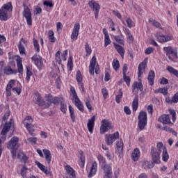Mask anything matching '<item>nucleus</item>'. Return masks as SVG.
Instances as JSON below:
<instances>
[{
    "label": "nucleus",
    "mask_w": 178,
    "mask_h": 178,
    "mask_svg": "<svg viewBox=\"0 0 178 178\" xmlns=\"http://www.w3.org/2000/svg\"><path fill=\"white\" fill-rule=\"evenodd\" d=\"M162 149H163V143H159L157 144L156 148L152 147L150 155L152 156V159L154 163H161V152H162Z\"/></svg>",
    "instance_id": "obj_1"
},
{
    "label": "nucleus",
    "mask_w": 178,
    "mask_h": 178,
    "mask_svg": "<svg viewBox=\"0 0 178 178\" xmlns=\"http://www.w3.org/2000/svg\"><path fill=\"white\" fill-rule=\"evenodd\" d=\"M111 41V38L108 36H104V47H106L108 45H110Z\"/></svg>",
    "instance_id": "obj_49"
},
{
    "label": "nucleus",
    "mask_w": 178,
    "mask_h": 178,
    "mask_svg": "<svg viewBox=\"0 0 178 178\" xmlns=\"http://www.w3.org/2000/svg\"><path fill=\"white\" fill-rule=\"evenodd\" d=\"M150 23L153 24L155 27H157V29H160L161 27V23L156 22V20H149Z\"/></svg>",
    "instance_id": "obj_55"
},
{
    "label": "nucleus",
    "mask_w": 178,
    "mask_h": 178,
    "mask_svg": "<svg viewBox=\"0 0 178 178\" xmlns=\"http://www.w3.org/2000/svg\"><path fill=\"white\" fill-rule=\"evenodd\" d=\"M18 48H19V53L21 54V55L26 54L24 52V51H25L24 46H23V44H22V42H19Z\"/></svg>",
    "instance_id": "obj_48"
},
{
    "label": "nucleus",
    "mask_w": 178,
    "mask_h": 178,
    "mask_svg": "<svg viewBox=\"0 0 178 178\" xmlns=\"http://www.w3.org/2000/svg\"><path fill=\"white\" fill-rule=\"evenodd\" d=\"M163 51L166 53V56H168L170 60L173 62L175 58V59H177V50L173 49L172 47H163Z\"/></svg>",
    "instance_id": "obj_4"
},
{
    "label": "nucleus",
    "mask_w": 178,
    "mask_h": 178,
    "mask_svg": "<svg viewBox=\"0 0 178 178\" xmlns=\"http://www.w3.org/2000/svg\"><path fill=\"white\" fill-rule=\"evenodd\" d=\"M18 143L19 138L17 136H14L7 143V148L8 149H15V148H19L20 147V144H18Z\"/></svg>",
    "instance_id": "obj_9"
},
{
    "label": "nucleus",
    "mask_w": 178,
    "mask_h": 178,
    "mask_svg": "<svg viewBox=\"0 0 178 178\" xmlns=\"http://www.w3.org/2000/svg\"><path fill=\"white\" fill-rule=\"evenodd\" d=\"M155 94H158L160 92V94H163V95H167L168 94V88H159L154 90Z\"/></svg>",
    "instance_id": "obj_38"
},
{
    "label": "nucleus",
    "mask_w": 178,
    "mask_h": 178,
    "mask_svg": "<svg viewBox=\"0 0 178 178\" xmlns=\"http://www.w3.org/2000/svg\"><path fill=\"white\" fill-rule=\"evenodd\" d=\"M35 165H37L42 172H44V170L47 168L45 165L40 163V161H35Z\"/></svg>",
    "instance_id": "obj_50"
},
{
    "label": "nucleus",
    "mask_w": 178,
    "mask_h": 178,
    "mask_svg": "<svg viewBox=\"0 0 178 178\" xmlns=\"http://www.w3.org/2000/svg\"><path fill=\"white\" fill-rule=\"evenodd\" d=\"M26 123H33V118L31 116H26L24 120V124H26Z\"/></svg>",
    "instance_id": "obj_53"
},
{
    "label": "nucleus",
    "mask_w": 178,
    "mask_h": 178,
    "mask_svg": "<svg viewBox=\"0 0 178 178\" xmlns=\"http://www.w3.org/2000/svg\"><path fill=\"white\" fill-rule=\"evenodd\" d=\"M85 49H86V54H88V55H91L92 50H91V47H90L88 43H86Z\"/></svg>",
    "instance_id": "obj_51"
},
{
    "label": "nucleus",
    "mask_w": 178,
    "mask_h": 178,
    "mask_svg": "<svg viewBox=\"0 0 178 178\" xmlns=\"http://www.w3.org/2000/svg\"><path fill=\"white\" fill-rule=\"evenodd\" d=\"M33 76V72L30 70V67H26V80L30 81V77Z\"/></svg>",
    "instance_id": "obj_44"
},
{
    "label": "nucleus",
    "mask_w": 178,
    "mask_h": 178,
    "mask_svg": "<svg viewBox=\"0 0 178 178\" xmlns=\"http://www.w3.org/2000/svg\"><path fill=\"white\" fill-rule=\"evenodd\" d=\"M113 67L114 70H118L120 67V64L119 63L118 60H113Z\"/></svg>",
    "instance_id": "obj_45"
},
{
    "label": "nucleus",
    "mask_w": 178,
    "mask_h": 178,
    "mask_svg": "<svg viewBox=\"0 0 178 178\" xmlns=\"http://www.w3.org/2000/svg\"><path fill=\"white\" fill-rule=\"evenodd\" d=\"M162 151V159L164 162H167L169 159V154H168V149H166V147H163Z\"/></svg>",
    "instance_id": "obj_33"
},
{
    "label": "nucleus",
    "mask_w": 178,
    "mask_h": 178,
    "mask_svg": "<svg viewBox=\"0 0 178 178\" xmlns=\"http://www.w3.org/2000/svg\"><path fill=\"white\" fill-rule=\"evenodd\" d=\"M97 159H98V161L99 162V165H101L102 168L105 166V165H108L106 163V159H105V158H104V156H102V155L99 154Z\"/></svg>",
    "instance_id": "obj_34"
},
{
    "label": "nucleus",
    "mask_w": 178,
    "mask_h": 178,
    "mask_svg": "<svg viewBox=\"0 0 178 178\" xmlns=\"http://www.w3.org/2000/svg\"><path fill=\"white\" fill-rule=\"evenodd\" d=\"M147 80L150 86H154V80H155V72L154 71H149Z\"/></svg>",
    "instance_id": "obj_25"
},
{
    "label": "nucleus",
    "mask_w": 178,
    "mask_h": 178,
    "mask_svg": "<svg viewBox=\"0 0 178 178\" xmlns=\"http://www.w3.org/2000/svg\"><path fill=\"white\" fill-rule=\"evenodd\" d=\"M3 73L4 74H7V76H10V74H16L17 71V70H13L12 67L7 66L4 68Z\"/></svg>",
    "instance_id": "obj_24"
},
{
    "label": "nucleus",
    "mask_w": 178,
    "mask_h": 178,
    "mask_svg": "<svg viewBox=\"0 0 178 178\" xmlns=\"http://www.w3.org/2000/svg\"><path fill=\"white\" fill-rule=\"evenodd\" d=\"M166 102L168 104H172L174 102V104H176L178 102V92L175 93V95L172 97V99H166Z\"/></svg>",
    "instance_id": "obj_35"
},
{
    "label": "nucleus",
    "mask_w": 178,
    "mask_h": 178,
    "mask_svg": "<svg viewBox=\"0 0 178 178\" xmlns=\"http://www.w3.org/2000/svg\"><path fill=\"white\" fill-rule=\"evenodd\" d=\"M115 47V49L118 51V54H120L121 58L122 59L124 58V48H123V47L120 46V44H116V43H113Z\"/></svg>",
    "instance_id": "obj_21"
},
{
    "label": "nucleus",
    "mask_w": 178,
    "mask_h": 178,
    "mask_svg": "<svg viewBox=\"0 0 178 178\" xmlns=\"http://www.w3.org/2000/svg\"><path fill=\"white\" fill-rule=\"evenodd\" d=\"M24 6V11H23V16L25 17L27 25L31 26L33 24V20L31 18V11H30V8H29V6H26V4H23Z\"/></svg>",
    "instance_id": "obj_7"
},
{
    "label": "nucleus",
    "mask_w": 178,
    "mask_h": 178,
    "mask_svg": "<svg viewBox=\"0 0 178 178\" xmlns=\"http://www.w3.org/2000/svg\"><path fill=\"white\" fill-rule=\"evenodd\" d=\"M88 5L90 8L95 12V17L97 19L99 13V9H101V6H99V4H98L94 0L89 1Z\"/></svg>",
    "instance_id": "obj_10"
},
{
    "label": "nucleus",
    "mask_w": 178,
    "mask_h": 178,
    "mask_svg": "<svg viewBox=\"0 0 178 178\" xmlns=\"http://www.w3.org/2000/svg\"><path fill=\"white\" fill-rule=\"evenodd\" d=\"M65 170L67 172V178H76V174L74 173V170L70 167V165H67L65 166Z\"/></svg>",
    "instance_id": "obj_14"
},
{
    "label": "nucleus",
    "mask_w": 178,
    "mask_h": 178,
    "mask_svg": "<svg viewBox=\"0 0 178 178\" xmlns=\"http://www.w3.org/2000/svg\"><path fill=\"white\" fill-rule=\"evenodd\" d=\"M95 173H97V162H94L92 163L88 177H92Z\"/></svg>",
    "instance_id": "obj_27"
},
{
    "label": "nucleus",
    "mask_w": 178,
    "mask_h": 178,
    "mask_svg": "<svg viewBox=\"0 0 178 178\" xmlns=\"http://www.w3.org/2000/svg\"><path fill=\"white\" fill-rule=\"evenodd\" d=\"M154 47H147L145 51V54H147V55H151V54H152V52H154Z\"/></svg>",
    "instance_id": "obj_58"
},
{
    "label": "nucleus",
    "mask_w": 178,
    "mask_h": 178,
    "mask_svg": "<svg viewBox=\"0 0 178 178\" xmlns=\"http://www.w3.org/2000/svg\"><path fill=\"white\" fill-rule=\"evenodd\" d=\"M170 113L172 118V122H175L176 121V111H175V110H170Z\"/></svg>",
    "instance_id": "obj_60"
},
{
    "label": "nucleus",
    "mask_w": 178,
    "mask_h": 178,
    "mask_svg": "<svg viewBox=\"0 0 178 178\" xmlns=\"http://www.w3.org/2000/svg\"><path fill=\"white\" fill-rule=\"evenodd\" d=\"M54 31H52V30L49 31L48 36H49V39L50 40L51 42H55V41H56V38H54Z\"/></svg>",
    "instance_id": "obj_41"
},
{
    "label": "nucleus",
    "mask_w": 178,
    "mask_h": 178,
    "mask_svg": "<svg viewBox=\"0 0 178 178\" xmlns=\"http://www.w3.org/2000/svg\"><path fill=\"white\" fill-rule=\"evenodd\" d=\"M114 38H115V41H116L117 42H118V44H121L122 45H124V41H123V40H122V39L120 38V36H119V35H115Z\"/></svg>",
    "instance_id": "obj_54"
},
{
    "label": "nucleus",
    "mask_w": 178,
    "mask_h": 178,
    "mask_svg": "<svg viewBox=\"0 0 178 178\" xmlns=\"http://www.w3.org/2000/svg\"><path fill=\"white\" fill-rule=\"evenodd\" d=\"M80 31V24L76 23L74 26L72 33L71 35V40L76 41L79 37V32Z\"/></svg>",
    "instance_id": "obj_12"
},
{
    "label": "nucleus",
    "mask_w": 178,
    "mask_h": 178,
    "mask_svg": "<svg viewBox=\"0 0 178 178\" xmlns=\"http://www.w3.org/2000/svg\"><path fill=\"white\" fill-rule=\"evenodd\" d=\"M132 108L134 112H136L137 109H138V95H136L134 99L133 100L132 102Z\"/></svg>",
    "instance_id": "obj_31"
},
{
    "label": "nucleus",
    "mask_w": 178,
    "mask_h": 178,
    "mask_svg": "<svg viewBox=\"0 0 178 178\" xmlns=\"http://www.w3.org/2000/svg\"><path fill=\"white\" fill-rule=\"evenodd\" d=\"M138 127L139 130H144L145 126H147V113L145 111H141L139 113L138 117Z\"/></svg>",
    "instance_id": "obj_3"
},
{
    "label": "nucleus",
    "mask_w": 178,
    "mask_h": 178,
    "mask_svg": "<svg viewBox=\"0 0 178 178\" xmlns=\"http://www.w3.org/2000/svg\"><path fill=\"white\" fill-rule=\"evenodd\" d=\"M69 111L71 120L72 122H76V116L74 115V108L72 106H69Z\"/></svg>",
    "instance_id": "obj_37"
},
{
    "label": "nucleus",
    "mask_w": 178,
    "mask_h": 178,
    "mask_svg": "<svg viewBox=\"0 0 178 178\" xmlns=\"http://www.w3.org/2000/svg\"><path fill=\"white\" fill-rule=\"evenodd\" d=\"M41 57L38 55H34L31 59L32 60H34L35 62V65H36V66H40V65H41Z\"/></svg>",
    "instance_id": "obj_36"
},
{
    "label": "nucleus",
    "mask_w": 178,
    "mask_h": 178,
    "mask_svg": "<svg viewBox=\"0 0 178 178\" xmlns=\"http://www.w3.org/2000/svg\"><path fill=\"white\" fill-rule=\"evenodd\" d=\"M102 169L104 170V177L103 178H113L112 177V167H111V165L106 164L105 165H103L102 167ZM115 178H118V176H119V171H116L114 173Z\"/></svg>",
    "instance_id": "obj_5"
},
{
    "label": "nucleus",
    "mask_w": 178,
    "mask_h": 178,
    "mask_svg": "<svg viewBox=\"0 0 178 178\" xmlns=\"http://www.w3.org/2000/svg\"><path fill=\"white\" fill-rule=\"evenodd\" d=\"M116 145L118 154H123V140L120 139V141L116 143Z\"/></svg>",
    "instance_id": "obj_30"
},
{
    "label": "nucleus",
    "mask_w": 178,
    "mask_h": 178,
    "mask_svg": "<svg viewBox=\"0 0 178 178\" xmlns=\"http://www.w3.org/2000/svg\"><path fill=\"white\" fill-rule=\"evenodd\" d=\"M76 99L74 100V105L81 112H84V105L79 98V96H75Z\"/></svg>",
    "instance_id": "obj_16"
},
{
    "label": "nucleus",
    "mask_w": 178,
    "mask_h": 178,
    "mask_svg": "<svg viewBox=\"0 0 178 178\" xmlns=\"http://www.w3.org/2000/svg\"><path fill=\"white\" fill-rule=\"evenodd\" d=\"M123 79H124V81H125L127 86H128V87H130V82L131 81L130 76L125 74V75H123Z\"/></svg>",
    "instance_id": "obj_46"
},
{
    "label": "nucleus",
    "mask_w": 178,
    "mask_h": 178,
    "mask_svg": "<svg viewBox=\"0 0 178 178\" xmlns=\"http://www.w3.org/2000/svg\"><path fill=\"white\" fill-rule=\"evenodd\" d=\"M119 138V132L117 131L112 134L106 135V143L107 145H112L114 141Z\"/></svg>",
    "instance_id": "obj_8"
},
{
    "label": "nucleus",
    "mask_w": 178,
    "mask_h": 178,
    "mask_svg": "<svg viewBox=\"0 0 178 178\" xmlns=\"http://www.w3.org/2000/svg\"><path fill=\"white\" fill-rule=\"evenodd\" d=\"M131 156L133 161H138V159L140 158V149H138V148L135 149Z\"/></svg>",
    "instance_id": "obj_32"
},
{
    "label": "nucleus",
    "mask_w": 178,
    "mask_h": 178,
    "mask_svg": "<svg viewBox=\"0 0 178 178\" xmlns=\"http://www.w3.org/2000/svg\"><path fill=\"white\" fill-rule=\"evenodd\" d=\"M12 10H13L12 2L4 4L0 9V20L1 22H6L8 20V13L12 12Z\"/></svg>",
    "instance_id": "obj_2"
},
{
    "label": "nucleus",
    "mask_w": 178,
    "mask_h": 178,
    "mask_svg": "<svg viewBox=\"0 0 178 178\" xmlns=\"http://www.w3.org/2000/svg\"><path fill=\"white\" fill-rule=\"evenodd\" d=\"M27 170H29V168H27L26 165H24L22 168L21 169V176H22L24 178L26 177L27 173Z\"/></svg>",
    "instance_id": "obj_43"
},
{
    "label": "nucleus",
    "mask_w": 178,
    "mask_h": 178,
    "mask_svg": "<svg viewBox=\"0 0 178 178\" xmlns=\"http://www.w3.org/2000/svg\"><path fill=\"white\" fill-rule=\"evenodd\" d=\"M155 37L157 38L159 42H168V41H171L172 40V37L169 35H159L158 33L155 35Z\"/></svg>",
    "instance_id": "obj_13"
},
{
    "label": "nucleus",
    "mask_w": 178,
    "mask_h": 178,
    "mask_svg": "<svg viewBox=\"0 0 178 178\" xmlns=\"http://www.w3.org/2000/svg\"><path fill=\"white\" fill-rule=\"evenodd\" d=\"M79 153L80 154V161H81L80 166L81 168H83L84 166V164L86 163V159L83 156V151L80 150Z\"/></svg>",
    "instance_id": "obj_40"
},
{
    "label": "nucleus",
    "mask_w": 178,
    "mask_h": 178,
    "mask_svg": "<svg viewBox=\"0 0 178 178\" xmlns=\"http://www.w3.org/2000/svg\"><path fill=\"white\" fill-rule=\"evenodd\" d=\"M102 92L103 94V97H104V99H106V98H108V90H106V88H104L102 90Z\"/></svg>",
    "instance_id": "obj_59"
},
{
    "label": "nucleus",
    "mask_w": 178,
    "mask_h": 178,
    "mask_svg": "<svg viewBox=\"0 0 178 178\" xmlns=\"http://www.w3.org/2000/svg\"><path fill=\"white\" fill-rule=\"evenodd\" d=\"M127 26L129 28H131L134 26V23L130 18L127 19Z\"/></svg>",
    "instance_id": "obj_63"
},
{
    "label": "nucleus",
    "mask_w": 178,
    "mask_h": 178,
    "mask_svg": "<svg viewBox=\"0 0 178 178\" xmlns=\"http://www.w3.org/2000/svg\"><path fill=\"white\" fill-rule=\"evenodd\" d=\"M95 65H97V57L94 56L92 58V60L90 61V64L89 66V73L90 74H94V70H95Z\"/></svg>",
    "instance_id": "obj_15"
},
{
    "label": "nucleus",
    "mask_w": 178,
    "mask_h": 178,
    "mask_svg": "<svg viewBox=\"0 0 178 178\" xmlns=\"http://www.w3.org/2000/svg\"><path fill=\"white\" fill-rule=\"evenodd\" d=\"M136 88H137L138 90H139V91L142 92L143 90V83L141 82H134L132 86L133 92H134Z\"/></svg>",
    "instance_id": "obj_28"
},
{
    "label": "nucleus",
    "mask_w": 178,
    "mask_h": 178,
    "mask_svg": "<svg viewBox=\"0 0 178 178\" xmlns=\"http://www.w3.org/2000/svg\"><path fill=\"white\" fill-rule=\"evenodd\" d=\"M43 152L44 154L45 159L47 163L49 165L51 163V159L52 156L51 155V152L47 149H43Z\"/></svg>",
    "instance_id": "obj_26"
},
{
    "label": "nucleus",
    "mask_w": 178,
    "mask_h": 178,
    "mask_svg": "<svg viewBox=\"0 0 178 178\" xmlns=\"http://www.w3.org/2000/svg\"><path fill=\"white\" fill-rule=\"evenodd\" d=\"M76 81H78L79 86L82 88V91L84 92V83H83V75L79 70L76 72Z\"/></svg>",
    "instance_id": "obj_17"
},
{
    "label": "nucleus",
    "mask_w": 178,
    "mask_h": 178,
    "mask_svg": "<svg viewBox=\"0 0 178 178\" xmlns=\"http://www.w3.org/2000/svg\"><path fill=\"white\" fill-rule=\"evenodd\" d=\"M24 124L26 129L28 130V131H29V134L34 137L35 134H34V127L33 126V124H31V123L30 122H26V124Z\"/></svg>",
    "instance_id": "obj_23"
},
{
    "label": "nucleus",
    "mask_w": 178,
    "mask_h": 178,
    "mask_svg": "<svg viewBox=\"0 0 178 178\" xmlns=\"http://www.w3.org/2000/svg\"><path fill=\"white\" fill-rule=\"evenodd\" d=\"M147 63H148V58H146L138 67V77H141L142 74L145 72V67H147Z\"/></svg>",
    "instance_id": "obj_11"
},
{
    "label": "nucleus",
    "mask_w": 178,
    "mask_h": 178,
    "mask_svg": "<svg viewBox=\"0 0 178 178\" xmlns=\"http://www.w3.org/2000/svg\"><path fill=\"white\" fill-rule=\"evenodd\" d=\"M113 127L112 126V122L109 121V120L104 119L102 121V125L100 127V134H104L108 131L109 129L112 130Z\"/></svg>",
    "instance_id": "obj_6"
},
{
    "label": "nucleus",
    "mask_w": 178,
    "mask_h": 178,
    "mask_svg": "<svg viewBox=\"0 0 178 178\" xmlns=\"http://www.w3.org/2000/svg\"><path fill=\"white\" fill-rule=\"evenodd\" d=\"M95 122V115H93L90 120H88V129L89 132L92 134L93 130H94V123Z\"/></svg>",
    "instance_id": "obj_19"
},
{
    "label": "nucleus",
    "mask_w": 178,
    "mask_h": 178,
    "mask_svg": "<svg viewBox=\"0 0 178 178\" xmlns=\"http://www.w3.org/2000/svg\"><path fill=\"white\" fill-rule=\"evenodd\" d=\"M15 85V80H10L7 85L6 89L7 90H12L13 88V86Z\"/></svg>",
    "instance_id": "obj_52"
},
{
    "label": "nucleus",
    "mask_w": 178,
    "mask_h": 178,
    "mask_svg": "<svg viewBox=\"0 0 178 178\" xmlns=\"http://www.w3.org/2000/svg\"><path fill=\"white\" fill-rule=\"evenodd\" d=\"M63 99H62V98H59V97H54V99H53V101L52 100H51V99H47V104H48V108H49V106H51V104H54V105H59V104H62V100H63Z\"/></svg>",
    "instance_id": "obj_20"
},
{
    "label": "nucleus",
    "mask_w": 178,
    "mask_h": 178,
    "mask_svg": "<svg viewBox=\"0 0 178 178\" xmlns=\"http://www.w3.org/2000/svg\"><path fill=\"white\" fill-rule=\"evenodd\" d=\"M17 66L18 68V73L23 74V64L22 63V58L20 57L17 59Z\"/></svg>",
    "instance_id": "obj_29"
},
{
    "label": "nucleus",
    "mask_w": 178,
    "mask_h": 178,
    "mask_svg": "<svg viewBox=\"0 0 178 178\" xmlns=\"http://www.w3.org/2000/svg\"><path fill=\"white\" fill-rule=\"evenodd\" d=\"M86 105L88 109L89 110V111L91 112V111H92V106L91 105V104H90L89 99H86Z\"/></svg>",
    "instance_id": "obj_57"
},
{
    "label": "nucleus",
    "mask_w": 178,
    "mask_h": 178,
    "mask_svg": "<svg viewBox=\"0 0 178 178\" xmlns=\"http://www.w3.org/2000/svg\"><path fill=\"white\" fill-rule=\"evenodd\" d=\"M33 47L36 52H40V44H38V40L33 39Z\"/></svg>",
    "instance_id": "obj_47"
},
{
    "label": "nucleus",
    "mask_w": 178,
    "mask_h": 178,
    "mask_svg": "<svg viewBox=\"0 0 178 178\" xmlns=\"http://www.w3.org/2000/svg\"><path fill=\"white\" fill-rule=\"evenodd\" d=\"M18 149L19 148L10 149H12L11 154H12V158H13V159H15V158H16V155H17V152Z\"/></svg>",
    "instance_id": "obj_64"
},
{
    "label": "nucleus",
    "mask_w": 178,
    "mask_h": 178,
    "mask_svg": "<svg viewBox=\"0 0 178 178\" xmlns=\"http://www.w3.org/2000/svg\"><path fill=\"white\" fill-rule=\"evenodd\" d=\"M159 122L163 123V124H169L172 123V122H170V116L169 115H163L159 118Z\"/></svg>",
    "instance_id": "obj_18"
},
{
    "label": "nucleus",
    "mask_w": 178,
    "mask_h": 178,
    "mask_svg": "<svg viewBox=\"0 0 178 178\" xmlns=\"http://www.w3.org/2000/svg\"><path fill=\"white\" fill-rule=\"evenodd\" d=\"M43 5L49 8H52L54 6V3H52V1H44Z\"/></svg>",
    "instance_id": "obj_62"
},
{
    "label": "nucleus",
    "mask_w": 178,
    "mask_h": 178,
    "mask_svg": "<svg viewBox=\"0 0 178 178\" xmlns=\"http://www.w3.org/2000/svg\"><path fill=\"white\" fill-rule=\"evenodd\" d=\"M119 91L120 93L115 97V102H117V104H120L122 97H123V92H122V89H120Z\"/></svg>",
    "instance_id": "obj_42"
},
{
    "label": "nucleus",
    "mask_w": 178,
    "mask_h": 178,
    "mask_svg": "<svg viewBox=\"0 0 178 178\" xmlns=\"http://www.w3.org/2000/svg\"><path fill=\"white\" fill-rule=\"evenodd\" d=\"M167 70L170 73H172V74H174V76H176V77H178V71H177V70H175V68H173V67L168 66Z\"/></svg>",
    "instance_id": "obj_39"
},
{
    "label": "nucleus",
    "mask_w": 178,
    "mask_h": 178,
    "mask_svg": "<svg viewBox=\"0 0 178 178\" xmlns=\"http://www.w3.org/2000/svg\"><path fill=\"white\" fill-rule=\"evenodd\" d=\"M9 116H10V111H8L5 113L4 115L3 116V122H5V120H8L9 118Z\"/></svg>",
    "instance_id": "obj_56"
},
{
    "label": "nucleus",
    "mask_w": 178,
    "mask_h": 178,
    "mask_svg": "<svg viewBox=\"0 0 178 178\" xmlns=\"http://www.w3.org/2000/svg\"><path fill=\"white\" fill-rule=\"evenodd\" d=\"M42 99V97H41V95L38 94L35 96V104H38L41 99Z\"/></svg>",
    "instance_id": "obj_61"
},
{
    "label": "nucleus",
    "mask_w": 178,
    "mask_h": 178,
    "mask_svg": "<svg viewBox=\"0 0 178 178\" xmlns=\"http://www.w3.org/2000/svg\"><path fill=\"white\" fill-rule=\"evenodd\" d=\"M11 126H12V122H6L4 127L3 128V129L1 132V136L6 135L8 131H9V130H10Z\"/></svg>",
    "instance_id": "obj_22"
}]
</instances>
